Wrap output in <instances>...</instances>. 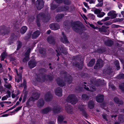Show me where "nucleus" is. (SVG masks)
I'll use <instances>...</instances> for the list:
<instances>
[{
	"mask_svg": "<svg viewBox=\"0 0 124 124\" xmlns=\"http://www.w3.org/2000/svg\"><path fill=\"white\" fill-rule=\"evenodd\" d=\"M70 25L74 31L80 34L81 33L83 27L80 22H77L71 23Z\"/></svg>",
	"mask_w": 124,
	"mask_h": 124,
	"instance_id": "1",
	"label": "nucleus"
},
{
	"mask_svg": "<svg viewBox=\"0 0 124 124\" xmlns=\"http://www.w3.org/2000/svg\"><path fill=\"white\" fill-rule=\"evenodd\" d=\"M36 79L38 81L42 83L47 79L51 80L53 77L48 75H38L37 76V77H36Z\"/></svg>",
	"mask_w": 124,
	"mask_h": 124,
	"instance_id": "2",
	"label": "nucleus"
},
{
	"mask_svg": "<svg viewBox=\"0 0 124 124\" xmlns=\"http://www.w3.org/2000/svg\"><path fill=\"white\" fill-rule=\"evenodd\" d=\"M66 101L72 104H74L78 102V100L76 96L73 94L69 95L66 99Z\"/></svg>",
	"mask_w": 124,
	"mask_h": 124,
	"instance_id": "3",
	"label": "nucleus"
},
{
	"mask_svg": "<svg viewBox=\"0 0 124 124\" xmlns=\"http://www.w3.org/2000/svg\"><path fill=\"white\" fill-rule=\"evenodd\" d=\"M47 19V17L43 13H41L38 15L36 18V23L38 26V27H39L40 26V24L39 22L40 20L42 19L43 21L45 22L46 21H45V20H46Z\"/></svg>",
	"mask_w": 124,
	"mask_h": 124,
	"instance_id": "4",
	"label": "nucleus"
},
{
	"mask_svg": "<svg viewBox=\"0 0 124 124\" xmlns=\"http://www.w3.org/2000/svg\"><path fill=\"white\" fill-rule=\"evenodd\" d=\"M60 73L62 76L64 77V79L65 80L66 82L69 84H70L71 82L72 78L70 75L66 74V72L64 71H61Z\"/></svg>",
	"mask_w": 124,
	"mask_h": 124,
	"instance_id": "5",
	"label": "nucleus"
},
{
	"mask_svg": "<svg viewBox=\"0 0 124 124\" xmlns=\"http://www.w3.org/2000/svg\"><path fill=\"white\" fill-rule=\"evenodd\" d=\"M66 49L63 46H59V47L57 48V49L56 50V51L57 53V56H58L61 54V53H63L65 55L66 54H67V52L65 51Z\"/></svg>",
	"mask_w": 124,
	"mask_h": 124,
	"instance_id": "6",
	"label": "nucleus"
},
{
	"mask_svg": "<svg viewBox=\"0 0 124 124\" xmlns=\"http://www.w3.org/2000/svg\"><path fill=\"white\" fill-rule=\"evenodd\" d=\"M44 5L43 0H37L36 2V6L37 9L40 10L42 8Z\"/></svg>",
	"mask_w": 124,
	"mask_h": 124,
	"instance_id": "7",
	"label": "nucleus"
},
{
	"mask_svg": "<svg viewBox=\"0 0 124 124\" xmlns=\"http://www.w3.org/2000/svg\"><path fill=\"white\" fill-rule=\"evenodd\" d=\"M103 65V61L101 59L98 60L97 62L94 66V68L95 69H98L102 67Z\"/></svg>",
	"mask_w": 124,
	"mask_h": 124,
	"instance_id": "8",
	"label": "nucleus"
},
{
	"mask_svg": "<svg viewBox=\"0 0 124 124\" xmlns=\"http://www.w3.org/2000/svg\"><path fill=\"white\" fill-rule=\"evenodd\" d=\"M9 31L7 30L5 25H3L0 26V34L4 35L8 34Z\"/></svg>",
	"mask_w": 124,
	"mask_h": 124,
	"instance_id": "9",
	"label": "nucleus"
},
{
	"mask_svg": "<svg viewBox=\"0 0 124 124\" xmlns=\"http://www.w3.org/2000/svg\"><path fill=\"white\" fill-rule=\"evenodd\" d=\"M53 96L50 92L46 93L44 95V99L47 101H50L52 99Z\"/></svg>",
	"mask_w": 124,
	"mask_h": 124,
	"instance_id": "10",
	"label": "nucleus"
},
{
	"mask_svg": "<svg viewBox=\"0 0 124 124\" xmlns=\"http://www.w3.org/2000/svg\"><path fill=\"white\" fill-rule=\"evenodd\" d=\"M69 7L68 6H64L62 7L58 8L56 10L58 12H60L61 11L69 12Z\"/></svg>",
	"mask_w": 124,
	"mask_h": 124,
	"instance_id": "11",
	"label": "nucleus"
},
{
	"mask_svg": "<svg viewBox=\"0 0 124 124\" xmlns=\"http://www.w3.org/2000/svg\"><path fill=\"white\" fill-rule=\"evenodd\" d=\"M84 84L83 85V87L86 90L90 91H93L95 90V88L94 86H90V90L89 89V88L88 87H87V86H88L89 85L87 84L85 82H84Z\"/></svg>",
	"mask_w": 124,
	"mask_h": 124,
	"instance_id": "12",
	"label": "nucleus"
},
{
	"mask_svg": "<svg viewBox=\"0 0 124 124\" xmlns=\"http://www.w3.org/2000/svg\"><path fill=\"white\" fill-rule=\"evenodd\" d=\"M50 28L52 30H57L60 28L59 24L57 23H53L49 25Z\"/></svg>",
	"mask_w": 124,
	"mask_h": 124,
	"instance_id": "13",
	"label": "nucleus"
},
{
	"mask_svg": "<svg viewBox=\"0 0 124 124\" xmlns=\"http://www.w3.org/2000/svg\"><path fill=\"white\" fill-rule=\"evenodd\" d=\"M65 109L67 112L69 114H72L73 113L72 107L70 105L68 104L66 105Z\"/></svg>",
	"mask_w": 124,
	"mask_h": 124,
	"instance_id": "14",
	"label": "nucleus"
},
{
	"mask_svg": "<svg viewBox=\"0 0 124 124\" xmlns=\"http://www.w3.org/2000/svg\"><path fill=\"white\" fill-rule=\"evenodd\" d=\"M15 71L17 73V77L15 78V81L17 83H19L20 81L22 80V74L21 73H20L19 74L18 72L17 69H15Z\"/></svg>",
	"mask_w": 124,
	"mask_h": 124,
	"instance_id": "15",
	"label": "nucleus"
},
{
	"mask_svg": "<svg viewBox=\"0 0 124 124\" xmlns=\"http://www.w3.org/2000/svg\"><path fill=\"white\" fill-rule=\"evenodd\" d=\"M62 34L63 36V38L62 37L61 39V41L65 44L68 43L69 42L68 40L67 39L66 35L64 34V32H62Z\"/></svg>",
	"mask_w": 124,
	"mask_h": 124,
	"instance_id": "16",
	"label": "nucleus"
},
{
	"mask_svg": "<svg viewBox=\"0 0 124 124\" xmlns=\"http://www.w3.org/2000/svg\"><path fill=\"white\" fill-rule=\"evenodd\" d=\"M62 89L58 87L56 88L55 91V94L59 96H62Z\"/></svg>",
	"mask_w": 124,
	"mask_h": 124,
	"instance_id": "17",
	"label": "nucleus"
},
{
	"mask_svg": "<svg viewBox=\"0 0 124 124\" xmlns=\"http://www.w3.org/2000/svg\"><path fill=\"white\" fill-rule=\"evenodd\" d=\"M63 110L61 107L59 106H55L53 108V111L54 113H59Z\"/></svg>",
	"mask_w": 124,
	"mask_h": 124,
	"instance_id": "18",
	"label": "nucleus"
},
{
	"mask_svg": "<svg viewBox=\"0 0 124 124\" xmlns=\"http://www.w3.org/2000/svg\"><path fill=\"white\" fill-rule=\"evenodd\" d=\"M44 104V100L42 99H40L38 101L37 106L39 108H41L43 107Z\"/></svg>",
	"mask_w": 124,
	"mask_h": 124,
	"instance_id": "19",
	"label": "nucleus"
},
{
	"mask_svg": "<svg viewBox=\"0 0 124 124\" xmlns=\"http://www.w3.org/2000/svg\"><path fill=\"white\" fill-rule=\"evenodd\" d=\"M57 81L58 85L61 86L63 87L65 85V82L61 79L60 78H58Z\"/></svg>",
	"mask_w": 124,
	"mask_h": 124,
	"instance_id": "20",
	"label": "nucleus"
},
{
	"mask_svg": "<svg viewBox=\"0 0 124 124\" xmlns=\"http://www.w3.org/2000/svg\"><path fill=\"white\" fill-rule=\"evenodd\" d=\"M36 64V63L34 61L30 60L28 62V66L31 68H32L35 66Z\"/></svg>",
	"mask_w": 124,
	"mask_h": 124,
	"instance_id": "21",
	"label": "nucleus"
},
{
	"mask_svg": "<svg viewBox=\"0 0 124 124\" xmlns=\"http://www.w3.org/2000/svg\"><path fill=\"white\" fill-rule=\"evenodd\" d=\"M104 99L103 96L102 95H99L96 96V101L98 102H102Z\"/></svg>",
	"mask_w": 124,
	"mask_h": 124,
	"instance_id": "22",
	"label": "nucleus"
},
{
	"mask_svg": "<svg viewBox=\"0 0 124 124\" xmlns=\"http://www.w3.org/2000/svg\"><path fill=\"white\" fill-rule=\"evenodd\" d=\"M52 108L49 107H47L41 110V112L44 114H47L50 111L52 110Z\"/></svg>",
	"mask_w": 124,
	"mask_h": 124,
	"instance_id": "23",
	"label": "nucleus"
},
{
	"mask_svg": "<svg viewBox=\"0 0 124 124\" xmlns=\"http://www.w3.org/2000/svg\"><path fill=\"white\" fill-rule=\"evenodd\" d=\"M47 40L49 43L51 44H54L55 42L54 38L52 36L48 37Z\"/></svg>",
	"mask_w": 124,
	"mask_h": 124,
	"instance_id": "24",
	"label": "nucleus"
},
{
	"mask_svg": "<svg viewBox=\"0 0 124 124\" xmlns=\"http://www.w3.org/2000/svg\"><path fill=\"white\" fill-rule=\"evenodd\" d=\"M64 16L63 14H58L56 16L55 19L57 22H59Z\"/></svg>",
	"mask_w": 124,
	"mask_h": 124,
	"instance_id": "25",
	"label": "nucleus"
},
{
	"mask_svg": "<svg viewBox=\"0 0 124 124\" xmlns=\"http://www.w3.org/2000/svg\"><path fill=\"white\" fill-rule=\"evenodd\" d=\"M40 32L39 30L35 31L32 35V37L33 39H35L40 35Z\"/></svg>",
	"mask_w": 124,
	"mask_h": 124,
	"instance_id": "26",
	"label": "nucleus"
},
{
	"mask_svg": "<svg viewBox=\"0 0 124 124\" xmlns=\"http://www.w3.org/2000/svg\"><path fill=\"white\" fill-rule=\"evenodd\" d=\"M32 95L36 100H37L39 97L40 95V93L39 92H34L32 93Z\"/></svg>",
	"mask_w": 124,
	"mask_h": 124,
	"instance_id": "27",
	"label": "nucleus"
},
{
	"mask_svg": "<svg viewBox=\"0 0 124 124\" xmlns=\"http://www.w3.org/2000/svg\"><path fill=\"white\" fill-rule=\"evenodd\" d=\"M108 28V27H106L103 25L102 27L99 28H98L99 31L105 32L107 31L106 29Z\"/></svg>",
	"mask_w": 124,
	"mask_h": 124,
	"instance_id": "28",
	"label": "nucleus"
},
{
	"mask_svg": "<svg viewBox=\"0 0 124 124\" xmlns=\"http://www.w3.org/2000/svg\"><path fill=\"white\" fill-rule=\"evenodd\" d=\"M104 42L106 45L108 46H111L113 43V41L110 40H108L105 41Z\"/></svg>",
	"mask_w": 124,
	"mask_h": 124,
	"instance_id": "29",
	"label": "nucleus"
},
{
	"mask_svg": "<svg viewBox=\"0 0 124 124\" xmlns=\"http://www.w3.org/2000/svg\"><path fill=\"white\" fill-rule=\"evenodd\" d=\"M94 105V104L93 101H90L88 102V107L89 108L91 109H92L93 108Z\"/></svg>",
	"mask_w": 124,
	"mask_h": 124,
	"instance_id": "30",
	"label": "nucleus"
},
{
	"mask_svg": "<svg viewBox=\"0 0 124 124\" xmlns=\"http://www.w3.org/2000/svg\"><path fill=\"white\" fill-rule=\"evenodd\" d=\"M114 101L117 104L122 105L123 103V102L122 101L119 100L118 98L117 97L114 98Z\"/></svg>",
	"mask_w": 124,
	"mask_h": 124,
	"instance_id": "31",
	"label": "nucleus"
},
{
	"mask_svg": "<svg viewBox=\"0 0 124 124\" xmlns=\"http://www.w3.org/2000/svg\"><path fill=\"white\" fill-rule=\"evenodd\" d=\"M46 50L44 48H41L39 49V52L42 54V57H44L46 55Z\"/></svg>",
	"mask_w": 124,
	"mask_h": 124,
	"instance_id": "32",
	"label": "nucleus"
},
{
	"mask_svg": "<svg viewBox=\"0 0 124 124\" xmlns=\"http://www.w3.org/2000/svg\"><path fill=\"white\" fill-rule=\"evenodd\" d=\"M27 28L25 26H23L21 28L20 32L21 33L23 34L25 33L27 30Z\"/></svg>",
	"mask_w": 124,
	"mask_h": 124,
	"instance_id": "33",
	"label": "nucleus"
},
{
	"mask_svg": "<svg viewBox=\"0 0 124 124\" xmlns=\"http://www.w3.org/2000/svg\"><path fill=\"white\" fill-rule=\"evenodd\" d=\"M124 115L122 114H120L118 116V119L121 122H123L124 121Z\"/></svg>",
	"mask_w": 124,
	"mask_h": 124,
	"instance_id": "34",
	"label": "nucleus"
},
{
	"mask_svg": "<svg viewBox=\"0 0 124 124\" xmlns=\"http://www.w3.org/2000/svg\"><path fill=\"white\" fill-rule=\"evenodd\" d=\"M95 62V60L94 59H93L91 60L88 64V66L90 67H92L94 64Z\"/></svg>",
	"mask_w": 124,
	"mask_h": 124,
	"instance_id": "35",
	"label": "nucleus"
},
{
	"mask_svg": "<svg viewBox=\"0 0 124 124\" xmlns=\"http://www.w3.org/2000/svg\"><path fill=\"white\" fill-rule=\"evenodd\" d=\"M70 25V22L68 20L65 21L63 23V25L66 28H68Z\"/></svg>",
	"mask_w": 124,
	"mask_h": 124,
	"instance_id": "36",
	"label": "nucleus"
},
{
	"mask_svg": "<svg viewBox=\"0 0 124 124\" xmlns=\"http://www.w3.org/2000/svg\"><path fill=\"white\" fill-rule=\"evenodd\" d=\"M7 56V54L6 52H3L1 56V61L4 60L5 58Z\"/></svg>",
	"mask_w": 124,
	"mask_h": 124,
	"instance_id": "37",
	"label": "nucleus"
},
{
	"mask_svg": "<svg viewBox=\"0 0 124 124\" xmlns=\"http://www.w3.org/2000/svg\"><path fill=\"white\" fill-rule=\"evenodd\" d=\"M75 7L74 5H72L69 8V12H72L73 11L75 10Z\"/></svg>",
	"mask_w": 124,
	"mask_h": 124,
	"instance_id": "38",
	"label": "nucleus"
},
{
	"mask_svg": "<svg viewBox=\"0 0 124 124\" xmlns=\"http://www.w3.org/2000/svg\"><path fill=\"white\" fill-rule=\"evenodd\" d=\"M114 63L116 66L117 67V69L118 70L120 69V67L119 66V61L118 60H116L114 62Z\"/></svg>",
	"mask_w": 124,
	"mask_h": 124,
	"instance_id": "39",
	"label": "nucleus"
},
{
	"mask_svg": "<svg viewBox=\"0 0 124 124\" xmlns=\"http://www.w3.org/2000/svg\"><path fill=\"white\" fill-rule=\"evenodd\" d=\"M63 2L65 4L67 5L70 4L71 2L70 0H63Z\"/></svg>",
	"mask_w": 124,
	"mask_h": 124,
	"instance_id": "40",
	"label": "nucleus"
},
{
	"mask_svg": "<svg viewBox=\"0 0 124 124\" xmlns=\"http://www.w3.org/2000/svg\"><path fill=\"white\" fill-rule=\"evenodd\" d=\"M17 43L18 44L17 45V50H18L22 46V43L21 41L18 40L17 41Z\"/></svg>",
	"mask_w": 124,
	"mask_h": 124,
	"instance_id": "41",
	"label": "nucleus"
},
{
	"mask_svg": "<svg viewBox=\"0 0 124 124\" xmlns=\"http://www.w3.org/2000/svg\"><path fill=\"white\" fill-rule=\"evenodd\" d=\"M64 118V117L62 115L59 116L58 117V120L59 122H61L63 121Z\"/></svg>",
	"mask_w": 124,
	"mask_h": 124,
	"instance_id": "42",
	"label": "nucleus"
},
{
	"mask_svg": "<svg viewBox=\"0 0 124 124\" xmlns=\"http://www.w3.org/2000/svg\"><path fill=\"white\" fill-rule=\"evenodd\" d=\"M88 17L93 20H94L95 16L94 15L92 14H89L87 15Z\"/></svg>",
	"mask_w": 124,
	"mask_h": 124,
	"instance_id": "43",
	"label": "nucleus"
},
{
	"mask_svg": "<svg viewBox=\"0 0 124 124\" xmlns=\"http://www.w3.org/2000/svg\"><path fill=\"white\" fill-rule=\"evenodd\" d=\"M35 100H36L35 99H34L33 97V96H32V95H31V96L29 98L28 101H27V104H28V103L31 101H34Z\"/></svg>",
	"mask_w": 124,
	"mask_h": 124,
	"instance_id": "44",
	"label": "nucleus"
},
{
	"mask_svg": "<svg viewBox=\"0 0 124 124\" xmlns=\"http://www.w3.org/2000/svg\"><path fill=\"white\" fill-rule=\"evenodd\" d=\"M101 11V10H100L99 9L96 8L93 11L95 14L98 15L100 14Z\"/></svg>",
	"mask_w": 124,
	"mask_h": 124,
	"instance_id": "45",
	"label": "nucleus"
},
{
	"mask_svg": "<svg viewBox=\"0 0 124 124\" xmlns=\"http://www.w3.org/2000/svg\"><path fill=\"white\" fill-rule=\"evenodd\" d=\"M25 57L23 59V62H27L29 60V56H25Z\"/></svg>",
	"mask_w": 124,
	"mask_h": 124,
	"instance_id": "46",
	"label": "nucleus"
},
{
	"mask_svg": "<svg viewBox=\"0 0 124 124\" xmlns=\"http://www.w3.org/2000/svg\"><path fill=\"white\" fill-rule=\"evenodd\" d=\"M85 105H81L80 107H79V109H80L81 111L83 112L85 108Z\"/></svg>",
	"mask_w": 124,
	"mask_h": 124,
	"instance_id": "47",
	"label": "nucleus"
},
{
	"mask_svg": "<svg viewBox=\"0 0 124 124\" xmlns=\"http://www.w3.org/2000/svg\"><path fill=\"white\" fill-rule=\"evenodd\" d=\"M82 98L84 100H88L89 99L88 96L86 94H83L82 95Z\"/></svg>",
	"mask_w": 124,
	"mask_h": 124,
	"instance_id": "48",
	"label": "nucleus"
},
{
	"mask_svg": "<svg viewBox=\"0 0 124 124\" xmlns=\"http://www.w3.org/2000/svg\"><path fill=\"white\" fill-rule=\"evenodd\" d=\"M31 49L30 48H29L27 50L25 54V56H29L30 53V52Z\"/></svg>",
	"mask_w": 124,
	"mask_h": 124,
	"instance_id": "49",
	"label": "nucleus"
},
{
	"mask_svg": "<svg viewBox=\"0 0 124 124\" xmlns=\"http://www.w3.org/2000/svg\"><path fill=\"white\" fill-rule=\"evenodd\" d=\"M120 88L123 92L124 93V84H122L119 85Z\"/></svg>",
	"mask_w": 124,
	"mask_h": 124,
	"instance_id": "50",
	"label": "nucleus"
},
{
	"mask_svg": "<svg viewBox=\"0 0 124 124\" xmlns=\"http://www.w3.org/2000/svg\"><path fill=\"white\" fill-rule=\"evenodd\" d=\"M109 86V88H111L113 90H115L116 89V88L115 86L111 84H110Z\"/></svg>",
	"mask_w": 124,
	"mask_h": 124,
	"instance_id": "51",
	"label": "nucleus"
},
{
	"mask_svg": "<svg viewBox=\"0 0 124 124\" xmlns=\"http://www.w3.org/2000/svg\"><path fill=\"white\" fill-rule=\"evenodd\" d=\"M105 13L104 12H101V14H99L97 15V16L99 17H103L105 15Z\"/></svg>",
	"mask_w": 124,
	"mask_h": 124,
	"instance_id": "52",
	"label": "nucleus"
},
{
	"mask_svg": "<svg viewBox=\"0 0 124 124\" xmlns=\"http://www.w3.org/2000/svg\"><path fill=\"white\" fill-rule=\"evenodd\" d=\"M76 66L77 67H78V68L80 69H81L83 66L82 64H80L78 63H77L76 65Z\"/></svg>",
	"mask_w": 124,
	"mask_h": 124,
	"instance_id": "53",
	"label": "nucleus"
},
{
	"mask_svg": "<svg viewBox=\"0 0 124 124\" xmlns=\"http://www.w3.org/2000/svg\"><path fill=\"white\" fill-rule=\"evenodd\" d=\"M57 6L54 4H52L51 6V8L52 10H54L57 7Z\"/></svg>",
	"mask_w": 124,
	"mask_h": 124,
	"instance_id": "54",
	"label": "nucleus"
},
{
	"mask_svg": "<svg viewBox=\"0 0 124 124\" xmlns=\"http://www.w3.org/2000/svg\"><path fill=\"white\" fill-rule=\"evenodd\" d=\"M88 24L91 27H92V28L94 29H98V27H97L95 26L93 24H91L89 22H88Z\"/></svg>",
	"mask_w": 124,
	"mask_h": 124,
	"instance_id": "55",
	"label": "nucleus"
},
{
	"mask_svg": "<svg viewBox=\"0 0 124 124\" xmlns=\"http://www.w3.org/2000/svg\"><path fill=\"white\" fill-rule=\"evenodd\" d=\"M26 81L25 80H24L23 84H21V86L22 87L23 86H24V89L25 88H26Z\"/></svg>",
	"mask_w": 124,
	"mask_h": 124,
	"instance_id": "56",
	"label": "nucleus"
},
{
	"mask_svg": "<svg viewBox=\"0 0 124 124\" xmlns=\"http://www.w3.org/2000/svg\"><path fill=\"white\" fill-rule=\"evenodd\" d=\"M103 2H99V3L96 5V7H101L103 5Z\"/></svg>",
	"mask_w": 124,
	"mask_h": 124,
	"instance_id": "57",
	"label": "nucleus"
},
{
	"mask_svg": "<svg viewBox=\"0 0 124 124\" xmlns=\"http://www.w3.org/2000/svg\"><path fill=\"white\" fill-rule=\"evenodd\" d=\"M5 86L7 88L9 89H10V88L12 87L11 85L10 84L5 85Z\"/></svg>",
	"mask_w": 124,
	"mask_h": 124,
	"instance_id": "58",
	"label": "nucleus"
},
{
	"mask_svg": "<svg viewBox=\"0 0 124 124\" xmlns=\"http://www.w3.org/2000/svg\"><path fill=\"white\" fill-rule=\"evenodd\" d=\"M104 24L106 25H109L112 24V23L109 21H108L105 22Z\"/></svg>",
	"mask_w": 124,
	"mask_h": 124,
	"instance_id": "59",
	"label": "nucleus"
},
{
	"mask_svg": "<svg viewBox=\"0 0 124 124\" xmlns=\"http://www.w3.org/2000/svg\"><path fill=\"white\" fill-rule=\"evenodd\" d=\"M8 95H6L7 97L8 98L10 97H11V92L9 91H8L7 92Z\"/></svg>",
	"mask_w": 124,
	"mask_h": 124,
	"instance_id": "60",
	"label": "nucleus"
},
{
	"mask_svg": "<svg viewBox=\"0 0 124 124\" xmlns=\"http://www.w3.org/2000/svg\"><path fill=\"white\" fill-rule=\"evenodd\" d=\"M119 78H120L124 79V74L122 73L120 74L119 75Z\"/></svg>",
	"mask_w": 124,
	"mask_h": 124,
	"instance_id": "61",
	"label": "nucleus"
},
{
	"mask_svg": "<svg viewBox=\"0 0 124 124\" xmlns=\"http://www.w3.org/2000/svg\"><path fill=\"white\" fill-rule=\"evenodd\" d=\"M21 108V107H19L16 108V109L13 110V112H14L15 111L17 112L19 111Z\"/></svg>",
	"mask_w": 124,
	"mask_h": 124,
	"instance_id": "62",
	"label": "nucleus"
},
{
	"mask_svg": "<svg viewBox=\"0 0 124 124\" xmlns=\"http://www.w3.org/2000/svg\"><path fill=\"white\" fill-rule=\"evenodd\" d=\"M114 12L113 11H110L109 12L108 14V16H112V15H113Z\"/></svg>",
	"mask_w": 124,
	"mask_h": 124,
	"instance_id": "63",
	"label": "nucleus"
},
{
	"mask_svg": "<svg viewBox=\"0 0 124 124\" xmlns=\"http://www.w3.org/2000/svg\"><path fill=\"white\" fill-rule=\"evenodd\" d=\"M119 27H120L119 25L115 24H113L112 25V27L113 28H118Z\"/></svg>",
	"mask_w": 124,
	"mask_h": 124,
	"instance_id": "64",
	"label": "nucleus"
}]
</instances>
